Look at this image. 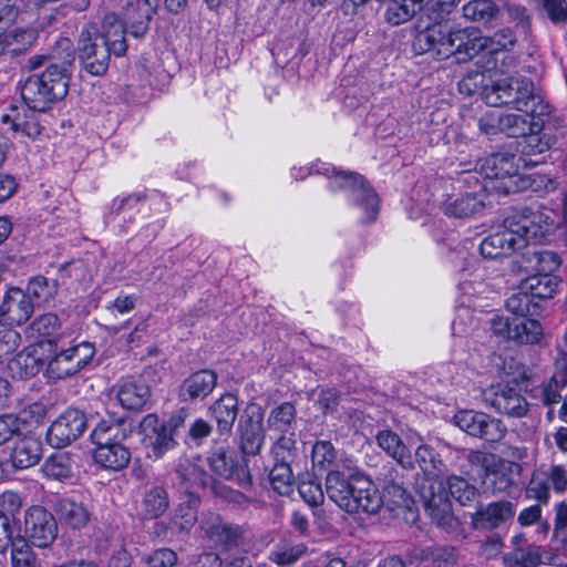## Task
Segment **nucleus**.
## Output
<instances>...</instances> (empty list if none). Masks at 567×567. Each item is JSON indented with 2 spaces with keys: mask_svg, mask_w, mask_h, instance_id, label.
Listing matches in <instances>:
<instances>
[{
  "mask_svg": "<svg viewBox=\"0 0 567 567\" xmlns=\"http://www.w3.org/2000/svg\"><path fill=\"white\" fill-rule=\"evenodd\" d=\"M515 42L509 29L484 37L473 28L453 31L446 23H434L416 34L413 47L417 53L433 52L439 60L454 56L458 63L478 56L477 63L485 71L505 73L516 62L512 54Z\"/></svg>",
  "mask_w": 567,
  "mask_h": 567,
  "instance_id": "1",
  "label": "nucleus"
},
{
  "mask_svg": "<svg viewBox=\"0 0 567 567\" xmlns=\"http://www.w3.org/2000/svg\"><path fill=\"white\" fill-rule=\"evenodd\" d=\"M311 461L316 471L327 472L326 493L341 509L350 514L379 512L383 498L374 483L359 473L346 476L331 442L318 441L312 446Z\"/></svg>",
  "mask_w": 567,
  "mask_h": 567,
  "instance_id": "2",
  "label": "nucleus"
},
{
  "mask_svg": "<svg viewBox=\"0 0 567 567\" xmlns=\"http://www.w3.org/2000/svg\"><path fill=\"white\" fill-rule=\"evenodd\" d=\"M125 32L128 29L114 14L105 16L102 32L93 23L83 27L78 40V52L84 70L92 75L104 74L111 53L116 56L126 53Z\"/></svg>",
  "mask_w": 567,
  "mask_h": 567,
  "instance_id": "3",
  "label": "nucleus"
},
{
  "mask_svg": "<svg viewBox=\"0 0 567 567\" xmlns=\"http://www.w3.org/2000/svg\"><path fill=\"white\" fill-rule=\"evenodd\" d=\"M58 45L68 51L62 61L60 63L50 61L43 72L30 75L21 86V97L30 110L44 112L68 94L70 82L68 66L73 61V54L69 51L71 43L69 39H62Z\"/></svg>",
  "mask_w": 567,
  "mask_h": 567,
  "instance_id": "4",
  "label": "nucleus"
},
{
  "mask_svg": "<svg viewBox=\"0 0 567 567\" xmlns=\"http://www.w3.org/2000/svg\"><path fill=\"white\" fill-rule=\"evenodd\" d=\"M483 99L491 106L512 105L518 112L532 115H549L551 106L534 92V84L527 78H509L486 86Z\"/></svg>",
  "mask_w": 567,
  "mask_h": 567,
  "instance_id": "5",
  "label": "nucleus"
},
{
  "mask_svg": "<svg viewBox=\"0 0 567 567\" xmlns=\"http://www.w3.org/2000/svg\"><path fill=\"white\" fill-rule=\"evenodd\" d=\"M529 217L520 214H512L504 219L503 229L486 238L480 245V251L484 258L496 259L511 256L514 251L526 246L530 237L536 236V230Z\"/></svg>",
  "mask_w": 567,
  "mask_h": 567,
  "instance_id": "6",
  "label": "nucleus"
},
{
  "mask_svg": "<svg viewBox=\"0 0 567 567\" xmlns=\"http://www.w3.org/2000/svg\"><path fill=\"white\" fill-rule=\"evenodd\" d=\"M331 190H348L350 198L364 212V221H373L379 210V198L375 192L369 187L363 177L352 172H337L336 168H326Z\"/></svg>",
  "mask_w": 567,
  "mask_h": 567,
  "instance_id": "7",
  "label": "nucleus"
},
{
  "mask_svg": "<svg viewBox=\"0 0 567 567\" xmlns=\"http://www.w3.org/2000/svg\"><path fill=\"white\" fill-rule=\"evenodd\" d=\"M95 349L90 342H80L69 349L56 352L48 362V378L60 380L82 370L94 357Z\"/></svg>",
  "mask_w": 567,
  "mask_h": 567,
  "instance_id": "8",
  "label": "nucleus"
},
{
  "mask_svg": "<svg viewBox=\"0 0 567 567\" xmlns=\"http://www.w3.org/2000/svg\"><path fill=\"white\" fill-rule=\"evenodd\" d=\"M454 424L471 436L498 442L506 434V426L498 419L474 410H462L453 416Z\"/></svg>",
  "mask_w": 567,
  "mask_h": 567,
  "instance_id": "9",
  "label": "nucleus"
},
{
  "mask_svg": "<svg viewBox=\"0 0 567 567\" xmlns=\"http://www.w3.org/2000/svg\"><path fill=\"white\" fill-rule=\"evenodd\" d=\"M24 533L37 547H49L58 535L54 516L42 506H32L25 513Z\"/></svg>",
  "mask_w": 567,
  "mask_h": 567,
  "instance_id": "10",
  "label": "nucleus"
},
{
  "mask_svg": "<svg viewBox=\"0 0 567 567\" xmlns=\"http://www.w3.org/2000/svg\"><path fill=\"white\" fill-rule=\"evenodd\" d=\"M86 427V417L76 409H68L50 425L47 440L55 449H61L82 435Z\"/></svg>",
  "mask_w": 567,
  "mask_h": 567,
  "instance_id": "11",
  "label": "nucleus"
},
{
  "mask_svg": "<svg viewBox=\"0 0 567 567\" xmlns=\"http://www.w3.org/2000/svg\"><path fill=\"white\" fill-rule=\"evenodd\" d=\"M140 433L150 457L161 458L176 445L172 430L156 414H147L140 422Z\"/></svg>",
  "mask_w": 567,
  "mask_h": 567,
  "instance_id": "12",
  "label": "nucleus"
},
{
  "mask_svg": "<svg viewBox=\"0 0 567 567\" xmlns=\"http://www.w3.org/2000/svg\"><path fill=\"white\" fill-rule=\"evenodd\" d=\"M432 488L431 485L427 491L423 488L421 492L425 513L443 530L447 533L456 530L460 523L453 514L452 503L444 493H434Z\"/></svg>",
  "mask_w": 567,
  "mask_h": 567,
  "instance_id": "13",
  "label": "nucleus"
},
{
  "mask_svg": "<svg viewBox=\"0 0 567 567\" xmlns=\"http://www.w3.org/2000/svg\"><path fill=\"white\" fill-rule=\"evenodd\" d=\"M207 462L215 475L233 481L241 487L250 485L251 476L247 465L241 464L224 449L214 451L207 458Z\"/></svg>",
  "mask_w": 567,
  "mask_h": 567,
  "instance_id": "14",
  "label": "nucleus"
},
{
  "mask_svg": "<svg viewBox=\"0 0 567 567\" xmlns=\"http://www.w3.org/2000/svg\"><path fill=\"white\" fill-rule=\"evenodd\" d=\"M34 302L20 288H10L0 305V320L9 324H22L33 313Z\"/></svg>",
  "mask_w": 567,
  "mask_h": 567,
  "instance_id": "15",
  "label": "nucleus"
},
{
  "mask_svg": "<svg viewBox=\"0 0 567 567\" xmlns=\"http://www.w3.org/2000/svg\"><path fill=\"white\" fill-rule=\"evenodd\" d=\"M480 173L487 179L513 178L519 172L517 155L507 152L492 154L477 163Z\"/></svg>",
  "mask_w": 567,
  "mask_h": 567,
  "instance_id": "16",
  "label": "nucleus"
},
{
  "mask_svg": "<svg viewBox=\"0 0 567 567\" xmlns=\"http://www.w3.org/2000/svg\"><path fill=\"white\" fill-rule=\"evenodd\" d=\"M515 514L512 502L501 501L487 504L472 515V524L475 529L491 530L499 527Z\"/></svg>",
  "mask_w": 567,
  "mask_h": 567,
  "instance_id": "17",
  "label": "nucleus"
},
{
  "mask_svg": "<svg viewBox=\"0 0 567 567\" xmlns=\"http://www.w3.org/2000/svg\"><path fill=\"white\" fill-rule=\"evenodd\" d=\"M537 132L538 131L526 133L518 142L517 150L519 155H517V159L525 167L538 165L540 161L534 159L533 156L544 154L555 143L553 135L547 133L538 134Z\"/></svg>",
  "mask_w": 567,
  "mask_h": 567,
  "instance_id": "18",
  "label": "nucleus"
},
{
  "mask_svg": "<svg viewBox=\"0 0 567 567\" xmlns=\"http://www.w3.org/2000/svg\"><path fill=\"white\" fill-rule=\"evenodd\" d=\"M54 512L59 522L72 529H80L90 522L91 513L82 503L71 497H64L56 501Z\"/></svg>",
  "mask_w": 567,
  "mask_h": 567,
  "instance_id": "19",
  "label": "nucleus"
},
{
  "mask_svg": "<svg viewBox=\"0 0 567 567\" xmlns=\"http://www.w3.org/2000/svg\"><path fill=\"white\" fill-rule=\"evenodd\" d=\"M116 396L124 409L140 410L150 400L151 389L145 382L128 378L118 384Z\"/></svg>",
  "mask_w": 567,
  "mask_h": 567,
  "instance_id": "20",
  "label": "nucleus"
},
{
  "mask_svg": "<svg viewBox=\"0 0 567 567\" xmlns=\"http://www.w3.org/2000/svg\"><path fill=\"white\" fill-rule=\"evenodd\" d=\"M216 384L217 374L213 370L196 371L184 380L181 396L184 400L204 399L212 393Z\"/></svg>",
  "mask_w": 567,
  "mask_h": 567,
  "instance_id": "21",
  "label": "nucleus"
},
{
  "mask_svg": "<svg viewBox=\"0 0 567 567\" xmlns=\"http://www.w3.org/2000/svg\"><path fill=\"white\" fill-rule=\"evenodd\" d=\"M377 443L388 456L396 461L403 468L412 470L414 467L410 450L395 432L388 429L379 431Z\"/></svg>",
  "mask_w": 567,
  "mask_h": 567,
  "instance_id": "22",
  "label": "nucleus"
},
{
  "mask_svg": "<svg viewBox=\"0 0 567 567\" xmlns=\"http://www.w3.org/2000/svg\"><path fill=\"white\" fill-rule=\"evenodd\" d=\"M41 453V442L32 435H25L14 442L10 454L11 463L19 470L29 468L40 461Z\"/></svg>",
  "mask_w": 567,
  "mask_h": 567,
  "instance_id": "23",
  "label": "nucleus"
},
{
  "mask_svg": "<svg viewBox=\"0 0 567 567\" xmlns=\"http://www.w3.org/2000/svg\"><path fill=\"white\" fill-rule=\"evenodd\" d=\"M161 0H138L137 8L128 6L126 9V23L128 33L135 38L143 37L148 30V23L155 13Z\"/></svg>",
  "mask_w": 567,
  "mask_h": 567,
  "instance_id": "24",
  "label": "nucleus"
},
{
  "mask_svg": "<svg viewBox=\"0 0 567 567\" xmlns=\"http://www.w3.org/2000/svg\"><path fill=\"white\" fill-rule=\"evenodd\" d=\"M209 410L216 421L218 433L228 435L238 415L237 398L230 393L224 394L214 402Z\"/></svg>",
  "mask_w": 567,
  "mask_h": 567,
  "instance_id": "25",
  "label": "nucleus"
},
{
  "mask_svg": "<svg viewBox=\"0 0 567 567\" xmlns=\"http://www.w3.org/2000/svg\"><path fill=\"white\" fill-rule=\"evenodd\" d=\"M520 114L502 113V128L507 136H520L527 132L539 131L544 124L545 115H532L527 112Z\"/></svg>",
  "mask_w": 567,
  "mask_h": 567,
  "instance_id": "26",
  "label": "nucleus"
},
{
  "mask_svg": "<svg viewBox=\"0 0 567 567\" xmlns=\"http://www.w3.org/2000/svg\"><path fill=\"white\" fill-rule=\"evenodd\" d=\"M30 338L39 342L56 343L64 332L61 329V322L56 315L45 313L32 321L28 329Z\"/></svg>",
  "mask_w": 567,
  "mask_h": 567,
  "instance_id": "27",
  "label": "nucleus"
},
{
  "mask_svg": "<svg viewBox=\"0 0 567 567\" xmlns=\"http://www.w3.org/2000/svg\"><path fill=\"white\" fill-rule=\"evenodd\" d=\"M484 199L483 193H466L456 198H449L444 204V213L456 218H467L484 209Z\"/></svg>",
  "mask_w": 567,
  "mask_h": 567,
  "instance_id": "28",
  "label": "nucleus"
},
{
  "mask_svg": "<svg viewBox=\"0 0 567 567\" xmlns=\"http://www.w3.org/2000/svg\"><path fill=\"white\" fill-rule=\"evenodd\" d=\"M493 406L501 413L513 417H522L528 411L526 399L513 388H502L495 392Z\"/></svg>",
  "mask_w": 567,
  "mask_h": 567,
  "instance_id": "29",
  "label": "nucleus"
},
{
  "mask_svg": "<svg viewBox=\"0 0 567 567\" xmlns=\"http://www.w3.org/2000/svg\"><path fill=\"white\" fill-rule=\"evenodd\" d=\"M239 431L241 452L246 455L258 454L265 440L261 417L259 416L256 420L249 417L248 420L240 422Z\"/></svg>",
  "mask_w": 567,
  "mask_h": 567,
  "instance_id": "30",
  "label": "nucleus"
},
{
  "mask_svg": "<svg viewBox=\"0 0 567 567\" xmlns=\"http://www.w3.org/2000/svg\"><path fill=\"white\" fill-rule=\"evenodd\" d=\"M94 460L105 468L120 471L130 463L131 452L122 443L111 447H95Z\"/></svg>",
  "mask_w": 567,
  "mask_h": 567,
  "instance_id": "31",
  "label": "nucleus"
},
{
  "mask_svg": "<svg viewBox=\"0 0 567 567\" xmlns=\"http://www.w3.org/2000/svg\"><path fill=\"white\" fill-rule=\"evenodd\" d=\"M559 280L556 276L548 274H539L527 278L522 284V289L526 290L532 300L538 299H550L558 291Z\"/></svg>",
  "mask_w": 567,
  "mask_h": 567,
  "instance_id": "32",
  "label": "nucleus"
},
{
  "mask_svg": "<svg viewBox=\"0 0 567 567\" xmlns=\"http://www.w3.org/2000/svg\"><path fill=\"white\" fill-rule=\"evenodd\" d=\"M431 0H392L385 11L388 22L399 25L409 21Z\"/></svg>",
  "mask_w": 567,
  "mask_h": 567,
  "instance_id": "33",
  "label": "nucleus"
},
{
  "mask_svg": "<svg viewBox=\"0 0 567 567\" xmlns=\"http://www.w3.org/2000/svg\"><path fill=\"white\" fill-rule=\"evenodd\" d=\"M543 338V327L532 318H515L512 341L519 344H535Z\"/></svg>",
  "mask_w": 567,
  "mask_h": 567,
  "instance_id": "34",
  "label": "nucleus"
},
{
  "mask_svg": "<svg viewBox=\"0 0 567 567\" xmlns=\"http://www.w3.org/2000/svg\"><path fill=\"white\" fill-rule=\"evenodd\" d=\"M519 466L509 461H499L495 467L487 473V486L493 493L506 492L513 485V473L518 471Z\"/></svg>",
  "mask_w": 567,
  "mask_h": 567,
  "instance_id": "35",
  "label": "nucleus"
},
{
  "mask_svg": "<svg viewBox=\"0 0 567 567\" xmlns=\"http://www.w3.org/2000/svg\"><path fill=\"white\" fill-rule=\"evenodd\" d=\"M296 422V408L290 402H284L274 408L267 419V425L270 431L289 433L293 430Z\"/></svg>",
  "mask_w": 567,
  "mask_h": 567,
  "instance_id": "36",
  "label": "nucleus"
},
{
  "mask_svg": "<svg viewBox=\"0 0 567 567\" xmlns=\"http://www.w3.org/2000/svg\"><path fill=\"white\" fill-rule=\"evenodd\" d=\"M506 567H538L542 565V547L528 545L515 548L503 557Z\"/></svg>",
  "mask_w": 567,
  "mask_h": 567,
  "instance_id": "37",
  "label": "nucleus"
},
{
  "mask_svg": "<svg viewBox=\"0 0 567 567\" xmlns=\"http://www.w3.org/2000/svg\"><path fill=\"white\" fill-rule=\"evenodd\" d=\"M92 442L96 447H111L121 444L124 439V432L121 424L113 421H101L91 433Z\"/></svg>",
  "mask_w": 567,
  "mask_h": 567,
  "instance_id": "38",
  "label": "nucleus"
},
{
  "mask_svg": "<svg viewBox=\"0 0 567 567\" xmlns=\"http://www.w3.org/2000/svg\"><path fill=\"white\" fill-rule=\"evenodd\" d=\"M58 291V285L54 280H49L45 277L38 276L32 278L24 293L34 302V306L49 303L54 299Z\"/></svg>",
  "mask_w": 567,
  "mask_h": 567,
  "instance_id": "39",
  "label": "nucleus"
},
{
  "mask_svg": "<svg viewBox=\"0 0 567 567\" xmlns=\"http://www.w3.org/2000/svg\"><path fill=\"white\" fill-rule=\"evenodd\" d=\"M1 122L10 124L12 132L34 140L41 134L40 123L34 114L21 117L17 114H3Z\"/></svg>",
  "mask_w": 567,
  "mask_h": 567,
  "instance_id": "40",
  "label": "nucleus"
},
{
  "mask_svg": "<svg viewBox=\"0 0 567 567\" xmlns=\"http://www.w3.org/2000/svg\"><path fill=\"white\" fill-rule=\"evenodd\" d=\"M306 549L303 544L280 542L270 551L269 559L278 566H290L305 555Z\"/></svg>",
  "mask_w": 567,
  "mask_h": 567,
  "instance_id": "41",
  "label": "nucleus"
},
{
  "mask_svg": "<svg viewBox=\"0 0 567 567\" xmlns=\"http://www.w3.org/2000/svg\"><path fill=\"white\" fill-rule=\"evenodd\" d=\"M167 492L161 486L151 487L143 499V514L146 518H156L168 508Z\"/></svg>",
  "mask_w": 567,
  "mask_h": 567,
  "instance_id": "42",
  "label": "nucleus"
},
{
  "mask_svg": "<svg viewBox=\"0 0 567 567\" xmlns=\"http://www.w3.org/2000/svg\"><path fill=\"white\" fill-rule=\"evenodd\" d=\"M42 471L49 478L62 481L72 475V461L66 453L50 456L43 464Z\"/></svg>",
  "mask_w": 567,
  "mask_h": 567,
  "instance_id": "43",
  "label": "nucleus"
},
{
  "mask_svg": "<svg viewBox=\"0 0 567 567\" xmlns=\"http://www.w3.org/2000/svg\"><path fill=\"white\" fill-rule=\"evenodd\" d=\"M446 486L451 496L463 506L472 504L477 496V488L461 476L447 477Z\"/></svg>",
  "mask_w": 567,
  "mask_h": 567,
  "instance_id": "44",
  "label": "nucleus"
},
{
  "mask_svg": "<svg viewBox=\"0 0 567 567\" xmlns=\"http://www.w3.org/2000/svg\"><path fill=\"white\" fill-rule=\"evenodd\" d=\"M293 475L287 461H277L269 473V482L274 491L288 495L292 489Z\"/></svg>",
  "mask_w": 567,
  "mask_h": 567,
  "instance_id": "45",
  "label": "nucleus"
},
{
  "mask_svg": "<svg viewBox=\"0 0 567 567\" xmlns=\"http://www.w3.org/2000/svg\"><path fill=\"white\" fill-rule=\"evenodd\" d=\"M497 13V7L492 0H472L463 6V16L473 21L487 23Z\"/></svg>",
  "mask_w": 567,
  "mask_h": 567,
  "instance_id": "46",
  "label": "nucleus"
},
{
  "mask_svg": "<svg viewBox=\"0 0 567 567\" xmlns=\"http://www.w3.org/2000/svg\"><path fill=\"white\" fill-rule=\"evenodd\" d=\"M505 307L518 318H524L534 315L538 306L533 302L529 293L522 289V291L514 292L507 298Z\"/></svg>",
  "mask_w": 567,
  "mask_h": 567,
  "instance_id": "47",
  "label": "nucleus"
},
{
  "mask_svg": "<svg viewBox=\"0 0 567 567\" xmlns=\"http://www.w3.org/2000/svg\"><path fill=\"white\" fill-rule=\"evenodd\" d=\"M12 567H38L37 558L24 538H17L11 544Z\"/></svg>",
  "mask_w": 567,
  "mask_h": 567,
  "instance_id": "48",
  "label": "nucleus"
},
{
  "mask_svg": "<svg viewBox=\"0 0 567 567\" xmlns=\"http://www.w3.org/2000/svg\"><path fill=\"white\" fill-rule=\"evenodd\" d=\"M527 499L538 501L546 505L549 501V486L545 473L535 472L525 489Z\"/></svg>",
  "mask_w": 567,
  "mask_h": 567,
  "instance_id": "49",
  "label": "nucleus"
},
{
  "mask_svg": "<svg viewBox=\"0 0 567 567\" xmlns=\"http://www.w3.org/2000/svg\"><path fill=\"white\" fill-rule=\"evenodd\" d=\"M415 461L426 475H435L441 470L442 461L429 445H420L416 449Z\"/></svg>",
  "mask_w": 567,
  "mask_h": 567,
  "instance_id": "50",
  "label": "nucleus"
},
{
  "mask_svg": "<svg viewBox=\"0 0 567 567\" xmlns=\"http://www.w3.org/2000/svg\"><path fill=\"white\" fill-rule=\"evenodd\" d=\"M209 537L223 546H229L238 539L240 530L238 526L218 522L208 529Z\"/></svg>",
  "mask_w": 567,
  "mask_h": 567,
  "instance_id": "51",
  "label": "nucleus"
},
{
  "mask_svg": "<svg viewBox=\"0 0 567 567\" xmlns=\"http://www.w3.org/2000/svg\"><path fill=\"white\" fill-rule=\"evenodd\" d=\"M385 502L394 507H410L411 496L406 491L404 484H390L384 485Z\"/></svg>",
  "mask_w": 567,
  "mask_h": 567,
  "instance_id": "52",
  "label": "nucleus"
},
{
  "mask_svg": "<svg viewBox=\"0 0 567 567\" xmlns=\"http://www.w3.org/2000/svg\"><path fill=\"white\" fill-rule=\"evenodd\" d=\"M301 498L310 506H319L324 501V493L320 483L315 481H303L298 486Z\"/></svg>",
  "mask_w": 567,
  "mask_h": 567,
  "instance_id": "53",
  "label": "nucleus"
},
{
  "mask_svg": "<svg viewBox=\"0 0 567 567\" xmlns=\"http://www.w3.org/2000/svg\"><path fill=\"white\" fill-rule=\"evenodd\" d=\"M197 520V509L194 501L178 506L174 516V524L182 530H188Z\"/></svg>",
  "mask_w": 567,
  "mask_h": 567,
  "instance_id": "54",
  "label": "nucleus"
},
{
  "mask_svg": "<svg viewBox=\"0 0 567 567\" xmlns=\"http://www.w3.org/2000/svg\"><path fill=\"white\" fill-rule=\"evenodd\" d=\"M554 534L553 537L558 539L561 544L567 540V503L559 502L554 506Z\"/></svg>",
  "mask_w": 567,
  "mask_h": 567,
  "instance_id": "55",
  "label": "nucleus"
},
{
  "mask_svg": "<svg viewBox=\"0 0 567 567\" xmlns=\"http://www.w3.org/2000/svg\"><path fill=\"white\" fill-rule=\"evenodd\" d=\"M21 342L20 333L13 329H2L0 331V362L8 355L16 352Z\"/></svg>",
  "mask_w": 567,
  "mask_h": 567,
  "instance_id": "56",
  "label": "nucleus"
},
{
  "mask_svg": "<svg viewBox=\"0 0 567 567\" xmlns=\"http://www.w3.org/2000/svg\"><path fill=\"white\" fill-rule=\"evenodd\" d=\"M21 506L22 499L20 495L14 492H6L0 496V514L10 518V522L16 518Z\"/></svg>",
  "mask_w": 567,
  "mask_h": 567,
  "instance_id": "57",
  "label": "nucleus"
},
{
  "mask_svg": "<svg viewBox=\"0 0 567 567\" xmlns=\"http://www.w3.org/2000/svg\"><path fill=\"white\" fill-rule=\"evenodd\" d=\"M478 127L482 133L488 136L503 133L502 128V112L491 111L484 114L478 121Z\"/></svg>",
  "mask_w": 567,
  "mask_h": 567,
  "instance_id": "58",
  "label": "nucleus"
},
{
  "mask_svg": "<svg viewBox=\"0 0 567 567\" xmlns=\"http://www.w3.org/2000/svg\"><path fill=\"white\" fill-rule=\"evenodd\" d=\"M148 567H173L177 561V555L169 548H161L147 555Z\"/></svg>",
  "mask_w": 567,
  "mask_h": 567,
  "instance_id": "59",
  "label": "nucleus"
},
{
  "mask_svg": "<svg viewBox=\"0 0 567 567\" xmlns=\"http://www.w3.org/2000/svg\"><path fill=\"white\" fill-rule=\"evenodd\" d=\"M20 431V421L13 414H4L0 416V446L16 435L19 434Z\"/></svg>",
  "mask_w": 567,
  "mask_h": 567,
  "instance_id": "60",
  "label": "nucleus"
},
{
  "mask_svg": "<svg viewBox=\"0 0 567 567\" xmlns=\"http://www.w3.org/2000/svg\"><path fill=\"white\" fill-rule=\"evenodd\" d=\"M537 267L540 274L551 275L561 265L560 256L551 250H542L537 254Z\"/></svg>",
  "mask_w": 567,
  "mask_h": 567,
  "instance_id": "61",
  "label": "nucleus"
},
{
  "mask_svg": "<svg viewBox=\"0 0 567 567\" xmlns=\"http://www.w3.org/2000/svg\"><path fill=\"white\" fill-rule=\"evenodd\" d=\"M540 2L551 22L559 23L567 19L566 0H540Z\"/></svg>",
  "mask_w": 567,
  "mask_h": 567,
  "instance_id": "62",
  "label": "nucleus"
},
{
  "mask_svg": "<svg viewBox=\"0 0 567 567\" xmlns=\"http://www.w3.org/2000/svg\"><path fill=\"white\" fill-rule=\"evenodd\" d=\"M547 481L549 480L553 484L556 493H563L567 489V472L564 465H553L545 473Z\"/></svg>",
  "mask_w": 567,
  "mask_h": 567,
  "instance_id": "63",
  "label": "nucleus"
},
{
  "mask_svg": "<svg viewBox=\"0 0 567 567\" xmlns=\"http://www.w3.org/2000/svg\"><path fill=\"white\" fill-rule=\"evenodd\" d=\"M292 436L293 434H291L290 436L281 435L272 446V454L275 455V458L277 461L288 462V458L291 455V452L295 449L296 444Z\"/></svg>",
  "mask_w": 567,
  "mask_h": 567,
  "instance_id": "64",
  "label": "nucleus"
}]
</instances>
